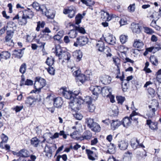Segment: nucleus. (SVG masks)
I'll list each match as a JSON object with an SVG mask.
<instances>
[{
    "instance_id": "obj_1",
    "label": "nucleus",
    "mask_w": 161,
    "mask_h": 161,
    "mask_svg": "<svg viewBox=\"0 0 161 161\" xmlns=\"http://www.w3.org/2000/svg\"><path fill=\"white\" fill-rule=\"evenodd\" d=\"M56 55L58 56L59 60L63 59V61H69L70 58V54L67 51H63L60 46L58 45L55 46Z\"/></svg>"
},
{
    "instance_id": "obj_2",
    "label": "nucleus",
    "mask_w": 161,
    "mask_h": 161,
    "mask_svg": "<svg viewBox=\"0 0 161 161\" xmlns=\"http://www.w3.org/2000/svg\"><path fill=\"white\" fill-rule=\"evenodd\" d=\"M46 84V81L45 79L39 76L36 77L34 85V88L35 89L32 91L36 93H40L41 89L45 86Z\"/></svg>"
},
{
    "instance_id": "obj_3",
    "label": "nucleus",
    "mask_w": 161,
    "mask_h": 161,
    "mask_svg": "<svg viewBox=\"0 0 161 161\" xmlns=\"http://www.w3.org/2000/svg\"><path fill=\"white\" fill-rule=\"evenodd\" d=\"M83 103V101L82 100V97L79 96L78 97H75L72 100H71L69 103V108L72 110L76 111L80 110L81 104Z\"/></svg>"
},
{
    "instance_id": "obj_4",
    "label": "nucleus",
    "mask_w": 161,
    "mask_h": 161,
    "mask_svg": "<svg viewBox=\"0 0 161 161\" xmlns=\"http://www.w3.org/2000/svg\"><path fill=\"white\" fill-rule=\"evenodd\" d=\"M86 123L87 126L91 130L95 132H99L101 130V127L96 122L94 121L93 119L88 118L86 119Z\"/></svg>"
},
{
    "instance_id": "obj_5",
    "label": "nucleus",
    "mask_w": 161,
    "mask_h": 161,
    "mask_svg": "<svg viewBox=\"0 0 161 161\" xmlns=\"http://www.w3.org/2000/svg\"><path fill=\"white\" fill-rule=\"evenodd\" d=\"M137 114V113L135 111H133L130 114V117H125L122 120V124L124 127L128 128L130 126L131 123V121L133 119L134 116H136Z\"/></svg>"
},
{
    "instance_id": "obj_6",
    "label": "nucleus",
    "mask_w": 161,
    "mask_h": 161,
    "mask_svg": "<svg viewBox=\"0 0 161 161\" xmlns=\"http://www.w3.org/2000/svg\"><path fill=\"white\" fill-rule=\"evenodd\" d=\"M52 146H50L49 145L45 144L44 147V152L45 153V155L46 157L49 158L52 157L53 155V151L52 148H54V149L57 148V147L55 144H53Z\"/></svg>"
},
{
    "instance_id": "obj_7",
    "label": "nucleus",
    "mask_w": 161,
    "mask_h": 161,
    "mask_svg": "<svg viewBox=\"0 0 161 161\" xmlns=\"http://www.w3.org/2000/svg\"><path fill=\"white\" fill-rule=\"evenodd\" d=\"M88 42V38L84 36H81L78 37L76 39V41L74 43V46L77 47L78 45L80 46H83L86 45Z\"/></svg>"
},
{
    "instance_id": "obj_8",
    "label": "nucleus",
    "mask_w": 161,
    "mask_h": 161,
    "mask_svg": "<svg viewBox=\"0 0 161 161\" xmlns=\"http://www.w3.org/2000/svg\"><path fill=\"white\" fill-rule=\"evenodd\" d=\"M66 88H62L60 89V91L62 92V95L64 97L67 99H69L71 101L72 100L74 97L72 96V92L67 91L66 90Z\"/></svg>"
},
{
    "instance_id": "obj_9",
    "label": "nucleus",
    "mask_w": 161,
    "mask_h": 161,
    "mask_svg": "<svg viewBox=\"0 0 161 161\" xmlns=\"http://www.w3.org/2000/svg\"><path fill=\"white\" fill-rule=\"evenodd\" d=\"M63 13L65 14H68V17L70 18H71L75 15V8L73 6H71L68 7L67 8L64 9L63 10Z\"/></svg>"
},
{
    "instance_id": "obj_10",
    "label": "nucleus",
    "mask_w": 161,
    "mask_h": 161,
    "mask_svg": "<svg viewBox=\"0 0 161 161\" xmlns=\"http://www.w3.org/2000/svg\"><path fill=\"white\" fill-rule=\"evenodd\" d=\"M105 41L109 44L114 45L116 42L115 37L110 34H108L104 38Z\"/></svg>"
},
{
    "instance_id": "obj_11",
    "label": "nucleus",
    "mask_w": 161,
    "mask_h": 161,
    "mask_svg": "<svg viewBox=\"0 0 161 161\" xmlns=\"http://www.w3.org/2000/svg\"><path fill=\"white\" fill-rule=\"evenodd\" d=\"M31 5L34 8H35L36 10L40 11L43 14V12L45 10H46L47 8L45 6L42 5L41 6L36 2H34L31 4Z\"/></svg>"
},
{
    "instance_id": "obj_12",
    "label": "nucleus",
    "mask_w": 161,
    "mask_h": 161,
    "mask_svg": "<svg viewBox=\"0 0 161 161\" xmlns=\"http://www.w3.org/2000/svg\"><path fill=\"white\" fill-rule=\"evenodd\" d=\"M90 89L93 95L97 96L101 93L102 87L100 86H90Z\"/></svg>"
},
{
    "instance_id": "obj_13",
    "label": "nucleus",
    "mask_w": 161,
    "mask_h": 161,
    "mask_svg": "<svg viewBox=\"0 0 161 161\" xmlns=\"http://www.w3.org/2000/svg\"><path fill=\"white\" fill-rule=\"evenodd\" d=\"M36 102V99L34 97L30 96L26 98L25 103L30 107H33Z\"/></svg>"
},
{
    "instance_id": "obj_14",
    "label": "nucleus",
    "mask_w": 161,
    "mask_h": 161,
    "mask_svg": "<svg viewBox=\"0 0 161 161\" xmlns=\"http://www.w3.org/2000/svg\"><path fill=\"white\" fill-rule=\"evenodd\" d=\"M158 106V103L156 100L153 101L152 105H149L148 107L150 109V111L152 112V115H155V112L156 110L155 108H157Z\"/></svg>"
},
{
    "instance_id": "obj_15",
    "label": "nucleus",
    "mask_w": 161,
    "mask_h": 161,
    "mask_svg": "<svg viewBox=\"0 0 161 161\" xmlns=\"http://www.w3.org/2000/svg\"><path fill=\"white\" fill-rule=\"evenodd\" d=\"M110 123L111 129L114 130L117 128L121 125V122L118 119H113L109 122Z\"/></svg>"
},
{
    "instance_id": "obj_16",
    "label": "nucleus",
    "mask_w": 161,
    "mask_h": 161,
    "mask_svg": "<svg viewBox=\"0 0 161 161\" xmlns=\"http://www.w3.org/2000/svg\"><path fill=\"white\" fill-rule=\"evenodd\" d=\"M112 91V90L111 87L106 86L102 88L101 93L103 96L108 97L111 94Z\"/></svg>"
},
{
    "instance_id": "obj_17",
    "label": "nucleus",
    "mask_w": 161,
    "mask_h": 161,
    "mask_svg": "<svg viewBox=\"0 0 161 161\" xmlns=\"http://www.w3.org/2000/svg\"><path fill=\"white\" fill-rule=\"evenodd\" d=\"M21 49H16L14 50L13 51L12 55L15 58L20 59L22 58L23 55V50Z\"/></svg>"
},
{
    "instance_id": "obj_18",
    "label": "nucleus",
    "mask_w": 161,
    "mask_h": 161,
    "mask_svg": "<svg viewBox=\"0 0 161 161\" xmlns=\"http://www.w3.org/2000/svg\"><path fill=\"white\" fill-rule=\"evenodd\" d=\"M53 101L54 106L57 108L61 107L63 103L61 97H59L53 99Z\"/></svg>"
},
{
    "instance_id": "obj_19",
    "label": "nucleus",
    "mask_w": 161,
    "mask_h": 161,
    "mask_svg": "<svg viewBox=\"0 0 161 161\" xmlns=\"http://www.w3.org/2000/svg\"><path fill=\"white\" fill-rule=\"evenodd\" d=\"M23 14L25 15L29 19H31L34 16V12L30 8H27L22 11Z\"/></svg>"
},
{
    "instance_id": "obj_20",
    "label": "nucleus",
    "mask_w": 161,
    "mask_h": 161,
    "mask_svg": "<svg viewBox=\"0 0 161 161\" xmlns=\"http://www.w3.org/2000/svg\"><path fill=\"white\" fill-rule=\"evenodd\" d=\"M86 151L90 160L93 161L96 159L97 156L95 152L88 149H86Z\"/></svg>"
},
{
    "instance_id": "obj_21",
    "label": "nucleus",
    "mask_w": 161,
    "mask_h": 161,
    "mask_svg": "<svg viewBox=\"0 0 161 161\" xmlns=\"http://www.w3.org/2000/svg\"><path fill=\"white\" fill-rule=\"evenodd\" d=\"M101 18L104 21H109L112 19L111 16L106 12L102 10L101 11Z\"/></svg>"
},
{
    "instance_id": "obj_22",
    "label": "nucleus",
    "mask_w": 161,
    "mask_h": 161,
    "mask_svg": "<svg viewBox=\"0 0 161 161\" xmlns=\"http://www.w3.org/2000/svg\"><path fill=\"white\" fill-rule=\"evenodd\" d=\"M131 29L134 33H139L141 32V26L138 24L132 23L131 24Z\"/></svg>"
},
{
    "instance_id": "obj_23",
    "label": "nucleus",
    "mask_w": 161,
    "mask_h": 161,
    "mask_svg": "<svg viewBox=\"0 0 161 161\" xmlns=\"http://www.w3.org/2000/svg\"><path fill=\"white\" fill-rule=\"evenodd\" d=\"M14 34V32L10 31H7L6 32L7 35L5 37V42H6L10 41L11 43L13 44V42L11 39L12 38Z\"/></svg>"
},
{
    "instance_id": "obj_24",
    "label": "nucleus",
    "mask_w": 161,
    "mask_h": 161,
    "mask_svg": "<svg viewBox=\"0 0 161 161\" xmlns=\"http://www.w3.org/2000/svg\"><path fill=\"white\" fill-rule=\"evenodd\" d=\"M143 42L141 40L139 39H135L133 44V46L134 47L140 50L143 47Z\"/></svg>"
},
{
    "instance_id": "obj_25",
    "label": "nucleus",
    "mask_w": 161,
    "mask_h": 161,
    "mask_svg": "<svg viewBox=\"0 0 161 161\" xmlns=\"http://www.w3.org/2000/svg\"><path fill=\"white\" fill-rule=\"evenodd\" d=\"M128 143L125 141H121L119 142L118 147L121 150H125L127 149Z\"/></svg>"
},
{
    "instance_id": "obj_26",
    "label": "nucleus",
    "mask_w": 161,
    "mask_h": 161,
    "mask_svg": "<svg viewBox=\"0 0 161 161\" xmlns=\"http://www.w3.org/2000/svg\"><path fill=\"white\" fill-rule=\"evenodd\" d=\"M92 136V134L90 130H87L84 132L82 134V137L83 139L89 140Z\"/></svg>"
},
{
    "instance_id": "obj_27",
    "label": "nucleus",
    "mask_w": 161,
    "mask_h": 161,
    "mask_svg": "<svg viewBox=\"0 0 161 161\" xmlns=\"http://www.w3.org/2000/svg\"><path fill=\"white\" fill-rule=\"evenodd\" d=\"M44 13L48 18L53 19L55 16V14L53 11L50 9L48 10L47 8L46 10H45V11L43 12V14Z\"/></svg>"
},
{
    "instance_id": "obj_28",
    "label": "nucleus",
    "mask_w": 161,
    "mask_h": 161,
    "mask_svg": "<svg viewBox=\"0 0 161 161\" xmlns=\"http://www.w3.org/2000/svg\"><path fill=\"white\" fill-rule=\"evenodd\" d=\"M139 141L136 138H132L130 141V145L134 149H136L138 148Z\"/></svg>"
},
{
    "instance_id": "obj_29",
    "label": "nucleus",
    "mask_w": 161,
    "mask_h": 161,
    "mask_svg": "<svg viewBox=\"0 0 161 161\" xmlns=\"http://www.w3.org/2000/svg\"><path fill=\"white\" fill-rule=\"evenodd\" d=\"M69 24L70 26H72L74 27V28L76 30V31H77L79 33L82 34H84L86 33V31L85 29L82 27H80L79 25L78 26H76L74 25H73L72 24H71L70 23H69Z\"/></svg>"
},
{
    "instance_id": "obj_30",
    "label": "nucleus",
    "mask_w": 161,
    "mask_h": 161,
    "mask_svg": "<svg viewBox=\"0 0 161 161\" xmlns=\"http://www.w3.org/2000/svg\"><path fill=\"white\" fill-rule=\"evenodd\" d=\"M42 35L40 37V39L42 40L50 41L53 38V36L48 34H41Z\"/></svg>"
},
{
    "instance_id": "obj_31",
    "label": "nucleus",
    "mask_w": 161,
    "mask_h": 161,
    "mask_svg": "<svg viewBox=\"0 0 161 161\" xmlns=\"http://www.w3.org/2000/svg\"><path fill=\"white\" fill-rule=\"evenodd\" d=\"M96 47L99 51L103 52V49L105 47L104 46V42L102 41H99L96 44Z\"/></svg>"
},
{
    "instance_id": "obj_32",
    "label": "nucleus",
    "mask_w": 161,
    "mask_h": 161,
    "mask_svg": "<svg viewBox=\"0 0 161 161\" xmlns=\"http://www.w3.org/2000/svg\"><path fill=\"white\" fill-rule=\"evenodd\" d=\"M77 81L78 82H80L82 84H83L86 80V77L85 75L83 74H81L77 77L76 78Z\"/></svg>"
},
{
    "instance_id": "obj_33",
    "label": "nucleus",
    "mask_w": 161,
    "mask_h": 161,
    "mask_svg": "<svg viewBox=\"0 0 161 161\" xmlns=\"http://www.w3.org/2000/svg\"><path fill=\"white\" fill-rule=\"evenodd\" d=\"M1 59H7L10 58L11 54L7 51H4L0 53Z\"/></svg>"
},
{
    "instance_id": "obj_34",
    "label": "nucleus",
    "mask_w": 161,
    "mask_h": 161,
    "mask_svg": "<svg viewBox=\"0 0 161 161\" xmlns=\"http://www.w3.org/2000/svg\"><path fill=\"white\" fill-rule=\"evenodd\" d=\"M73 55L79 61L81 60L82 57V53L80 50L76 51L73 53Z\"/></svg>"
},
{
    "instance_id": "obj_35",
    "label": "nucleus",
    "mask_w": 161,
    "mask_h": 161,
    "mask_svg": "<svg viewBox=\"0 0 161 161\" xmlns=\"http://www.w3.org/2000/svg\"><path fill=\"white\" fill-rule=\"evenodd\" d=\"M1 139L2 141L0 142V147L2 148H4V147H3V143H6L8 141V137L4 134H2L1 135Z\"/></svg>"
},
{
    "instance_id": "obj_36",
    "label": "nucleus",
    "mask_w": 161,
    "mask_h": 161,
    "mask_svg": "<svg viewBox=\"0 0 161 161\" xmlns=\"http://www.w3.org/2000/svg\"><path fill=\"white\" fill-rule=\"evenodd\" d=\"M40 142V141L36 137L32 138L31 140V145L35 147H38Z\"/></svg>"
},
{
    "instance_id": "obj_37",
    "label": "nucleus",
    "mask_w": 161,
    "mask_h": 161,
    "mask_svg": "<svg viewBox=\"0 0 161 161\" xmlns=\"http://www.w3.org/2000/svg\"><path fill=\"white\" fill-rule=\"evenodd\" d=\"M150 61L152 64L157 66L158 64V61L157 58L154 55L151 56L150 57Z\"/></svg>"
},
{
    "instance_id": "obj_38",
    "label": "nucleus",
    "mask_w": 161,
    "mask_h": 161,
    "mask_svg": "<svg viewBox=\"0 0 161 161\" xmlns=\"http://www.w3.org/2000/svg\"><path fill=\"white\" fill-rule=\"evenodd\" d=\"M111 78L108 75H105L103 77L102 82L103 84L107 85L109 84L111 81Z\"/></svg>"
},
{
    "instance_id": "obj_39",
    "label": "nucleus",
    "mask_w": 161,
    "mask_h": 161,
    "mask_svg": "<svg viewBox=\"0 0 161 161\" xmlns=\"http://www.w3.org/2000/svg\"><path fill=\"white\" fill-rule=\"evenodd\" d=\"M14 26V22L12 21H10L7 23L6 28H7V31H11H11L14 32V30L13 29Z\"/></svg>"
},
{
    "instance_id": "obj_40",
    "label": "nucleus",
    "mask_w": 161,
    "mask_h": 161,
    "mask_svg": "<svg viewBox=\"0 0 161 161\" xmlns=\"http://www.w3.org/2000/svg\"><path fill=\"white\" fill-rule=\"evenodd\" d=\"M54 62V59L52 57H48L45 62L49 66H52Z\"/></svg>"
},
{
    "instance_id": "obj_41",
    "label": "nucleus",
    "mask_w": 161,
    "mask_h": 161,
    "mask_svg": "<svg viewBox=\"0 0 161 161\" xmlns=\"http://www.w3.org/2000/svg\"><path fill=\"white\" fill-rule=\"evenodd\" d=\"M26 65L25 63H23L20 66L19 72L23 75L25 72L26 70Z\"/></svg>"
},
{
    "instance_id": "obj_42",
    "label": "nucleus",
    "mask_w": 161,
    "mask_h": 161,
    "mask_svg": "<svg viewBox=\"0 0 161 161\" xmlns=\"http://www.w3.org/2000/svg\"><path fill=\"white\" fill-rule=\"evenodd\" d=\"M82 2L87 6H91L94 5V0H81Z\"/></svg>"
},
{
    "instance_id": "obj_43",
    "label": "nucleus",
    "mask_w": 161,
    "mask_h": 161,
    "mask_svg": "<svg viewBox=\"0 0 161 161\" xmlns=\"http://www.w3.org/2000/svg\"><path fill=\"white\" fill-rule=\"evenodd\" d=\"M83 18V16L82 15L80 14H78L75 17V24L74 25H78L81 22V20ZM73 25V24H72Z\"/></svg>"
},
{
    "instance_id": "obj_44",
    "label": "nucleus",
    "mask_w": 161,
    "mask_h": 161,
    "mask_svg": "<svg viewBox=\"0 0 161 161\" xmlns=\"http://www.w3.org/2000/svg\"><path fill=\"white\" fill-rule=\"evenodd\" d=\"M68 35L70 38H74L77 35V31L75 30L72 29L69 31Z\"/></svg>"
},
{
    "instance_id": "obj_45",
    "label": "nucleus",
    "mask_w": 161,
    "mask_h": 161,
    "mask_svg": "<svg viewBox=\"0 0 161 161\" xmlns=\"http://www.w3.org/2000/svg\"><path fill=\"white\" fill-rule=\"evenodd\" d=\"M36 35H27L25 36L26 42H30L34 40L36 37Z\"/></svg>"
},
{
    "instance_id": "obj_46",
    "label": "nucleus",
    "mask_w": 161,
    "mask_h": 161,
    "mask_svg": "<svg viewBox=\"0 0 161 161\" xmlns=\"http://www.w3.org/2000/svg\"><path fill=\"white\" fill-rule=\"evenodd\" d=\"M21 151L22 157H27L29 156V152L26 149H23L21 150Z\"/></svg>"
},
{
    "instance_id": "obj_47",
    "label": "nucleus",
    "mask_w": 161,
    "mask_h": 161,
    "mask_svg": "<svg viewBox=\"0 0 161 161\" xmlns=\"http://www.w3.org/2000/svg\"><path fill=\"white\" fill-rule=\"evenodd\" d=\"M129 82H122L121 83L122 88L123 92H126L129 86Z\"/></svg>"
},
{
    "instance_id": "obj_48",
    "label": "nucleus",
    "mask_w": 161,
    "mask_h": 161,
    "mask_svg": "<svg viewBox=\"0 0 161 161\" xmlns=\"http://www.w3.org/2000/svg\"><path fill=\"white\" fill-rule=\"evenodd\" d=\"M45 23L44 22L42 21L41 22L40 21H39L37 22V26L36 28V30L38 31H40V27L43 28L45 26Z\"/></svg>"
},
{
    "instance_id": "obj_49",
    "label": "nucleus",
    "mask_w": 161,
    "mask_h": 161,
    "mask_svg": "<svg viewBox=\"0 0 161 161\" xmlns=\"http://www.w3.org/2000/svg\"><path fill=\"white\" fill-rule=\"evenodd\" d=\"M103 52L105 54L107 57H111L112 56V54L110 53L111 50L110 48L107 47H105L103 49Z\"/></svg>"
},
{
    "instance_id": "obj_50",
    "label": "nucleus",
    "mask_w": 161,
    "mask_h": 161,
    "mask_svg": "<svg viewBox=\"0 0 161 161\" xmlns=\"http://www.w3.org/2000/svg\"><path fill=\"white\" fill-rule=\"evenodd\" d=\"M144 31L145 33L148 34H152L154 33L153 30L148 27H144Z\"/></svg>"
},
{
    "instance_id": "obj_51",
    "label": "nucleus",
    "mask_w": 161,
    "mask_h": 161,
    "mask_svg": "<svg viewBox=\"0 0 161 161\" xmlns=\"http://www.w3.org/2000/svg\"><path fill=\"white\" fill-rule=\"evenodd\" d=\"M128 36L125 35H121L120 36V40L122 44L125 43L127 41Z\"/></svg>"
},
{
    "instance_id": "obj_52",
    "label": "nucleus",
    "mask_w": 161,
    "mask_h": 161,
    "mask_svg": "<svg viewBox=\"0 0 161 161\" xmlns=\"http://www.w3.org/2000/svg\"><path fill=\"white\" fill-rule=\"evenodd\" d=\"M29 19L28 18L23 14L22 16L21 21L20 22H21V24L22 25H25L27 22V20Z\"/></svg>"
},
{
    "instance_id": "obj_53",
    "label": "nucleus",
    "mask_w": 161,
    "mask_h": 161,
    "mask_svg": "<svg viewBox=\"0 0 161 161\" xmlns=\"http://www.w3.org/2000/svg\"><path fill=\"white\" fill-rule=\"evenodd\" d=\"M24 107L23 106H16L15 107L12 108V109L14 110L16 113H18L21 111L23 108Z\"/></svg>"
},
{
    "instance_id": "obj_54",
    "label": "nucleus",
    "mask_w": 161,
    "mask_h": 161,
    "mask_svg": "<svg viewBox=\"0 0 161 161\" xmlns=\"http://www.w3.org/2000/svg\"><path fill=\"white\" fill-rule=\"evenodd\" d=\"M82 100L83 101V103L85 102L88 104L92 102V99L90 97L88 96L86 97L84 99L82 98Z\"/></svg>"
},
{
    "instance_id": "obj_55",
    "label": "nucleus",
    "mask_w": 161,
    "mask_h": 161,
    "mask_svg": "<svg viewBox=\"0 0 161 161\" xmlns=\"http://www.w3.org/2000/svg\"><path fill=\"white\" fill-rule=\"evenodd\" d=\"M60 32L58 33L57 34L53 37V38L55 40L59 41L62 38L63 36V34H60L59 35Z\"/></svg>"
},
{
    "instance_id": "obj_56",
    "label": "nucleus",
    "mask_w": 161,
    "mask_h": 161,
    "mask_svg": "<svg viewBox=\"0 0 161 161\" xmlns=\"http://www.w3.org/2000/svg\"><path fill=\"white\" fill-rule=\"evenodd\" d=\"M47 72L51 75H54L55 74V69L52 66H49V67L47 69Z\"/></svg>"
},
{
    "instance_id": "obj_57",
    "label": "nucleus",
    "mask_w": 161,
    "mask_h": 161,
    "mask_svg": "<svg viewBox=\"0 0 161 161\" xmlns=\"http://www.w3.org/2000/svg\"><path fill=\"white\" fill-rule=\"evenodd\" d=\"M119 55L121 58H122L124 60L126 58V52L125 51H120V53H119Z\"/></svg>"
},
{
    "instance_id": "obj_58",
    "label": "nucleus",
    "mask_w": 161,
    "mask_h": 161,
    "mask_svg": "<svg viewBox=\"0 0 161 161\" xmlns=\"http://www.w3.org/2000/svg\"><path fill=\"white\" fill-rule=\"evenodd\" d=\"M74 117L76 119L79 120H81L82 118V116L81 114L78 112H75L73 114Z\"/></svg>"
},
{
    "instance_id": "obj_59",
    "label": "nucleus",
    "mask_w": 161,
    "mask_h": 161,
    "mask_svg": "<svg viewBox=\"0 0 161 161\" xmlns=\"http://www.w3.org/2000/svg\"><path fill=\"white\" fill-rule=\"evenodd\" d=\"M135 9V3L130 4L128 7V11L131 12H134Z\"/></svg>"
},
{
    "instance_id": "obj_60",
    "label": "nucleus",
    "mask_w": 161,
    "mask_h": 161,
    "mask_svg": "<svg viewBox=\"0 0 161 161\" xmlns=\"http://www.w3.org/2000/svg\"><path fill=\"white\" fill-rule=\"evenodd\" d=\"M88 108L90 112H93L95 109V106L92 103L88 104Z\"/></svg>"
},
{
    "instance_id": "obj_61",
    "label": "nucleus",
    "mask_w": 161,
    "mask_h": 161,
    "mask_svg": "<svg viewBox=\"0 0 161 161\" xmlns=\"http://www.w3.org/2000/svg\"><path fill=\"white\" fill-rule=\"evenodd\" d=\"M117 101L118 103L122 104L125 99V97L122 96H119L117 97Z\"/></svg>"
},
{
    "instance_id": "obj_62",
    "label": "nucleus",
    "mask_w": 161,
    "mask_h": 161,
    "mask_svg": "<svg viewBox=\"0 0 161 161\" xmlns=\"http://www.w3.org/2000/svg\"><path fill=\"white\" fill-rule=\"evenodd\" d=\"M59 136H62L63 138L64 139H66L67 138V136H69V134L66 133L65 132H64L63 130L60 131L59 132Z\"/></svg>"
},
{
    "instance_id": "obj_63",
    "label": "nucleus",
    "mask_w": 161,
    "mask_h": 161,
    "mask_svg": "<svg viewBox=\"0 0 161 161\" xmlns=\"http://www.w3.org/2000/svg\"><path fill=\"white\" fill-rule=\"evenodd\" d=\"M149 127L153 130H157L158 129L157 124L156 122H153L150 125Z\"/></svg>"
},
{
    "instance_id": "obj_64",
    "label": "nucleus",
    "mask_w": 161,
    "mask_h": 161,
    "mask_svg": "<svg viewBox=\"0 0 161 161\" xmlns=\"http://www.w3.org/2000/svg\"><path fill=\"white\" fill-rule=\"evenodd\" d=\"M35 41L38 44H40L39 47L41 48H43L44 47V46L45 44V43L44 42H42L40 41V40L38 39H36Z\"/></svg>"
}]
</instances>
